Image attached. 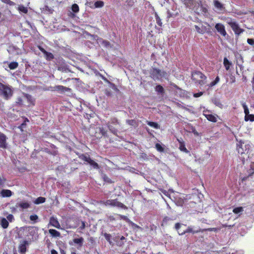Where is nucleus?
<instances>
[{
	"instance_id": "nucleus-1",
	"label": "nucleus",
	"mask_w": 254,
	"mask_h": 254,
	"mask_svg": "<svg viewBox=\"0 0 254 254\" xmlns=\"http://www.w3.org/2000/svg\"><path fill=\"white\" fill-rule=\"evenodd\" d=\"M191 79L196 85H203L207 82V77L200 71H193L191 73Z\"/></svg>"
},
{
	"instance_id": "nucleus-2",
	"label": "nucleus",
	"mask_w": 254,
	"mask_h": 254,
	"mask_svg": "<svg viewBox=\"0 0 254 254\" xmlns=\"http://www.w3.org/2000/svg\"><path fill=\"white\" fill-rule=\"evenodd\" d=\"M176 230H177L178 233L180 235H183V234H185L186 232H191L193 234H194V233L200 232L201 231L200 229H194L193 230L191 227H187L186 225L179 224V223H177V224H176Z\"/></svg>"
},
{
	"instance_id": "nucleus-3",
	"label": "nucleus",
	"mask_w": 254,
	"mask_h": 254,
	"mask_svg": "<svg viewBox=\"0 0 254 254\" xmlns=\"http://www.w3.org/2000/svg\"><path fill=\"white\" fill-rule=\"evenodd\" d=\"M227 23L230 25L236 36L240 35L242 33H243L244 31H245V29L241 28L239 24H238L237 22H236L235 20H228L227 21Z\"/></svg>"
},
{
	"instance_id": "nucleus-4",
	"label": "nucleus",
	"mask_w": 254,
	"mask_h": 254,
	"mask_svg": "<svg viewBox=\"0 0 254 254\" xmlns=\"http://www.w3.org/2000/svg\"><path fill=\"white\" fill-rule=\"evenodd\" d=\"M0 95L7 99L12 96V90L9 86L0 83Z\"/></svg>"
},
{
	"instance_id": "nucleus-5",
	"label": "nucleus",
	"mask_w": 254,
	"mask_h": 254,
	"mask_svg": "<svg viewBox=\"0 0 254 254\" xmlns=\"http://www.w3.org/2000/svg\"><path fill=\"white\" fill-rule=\"evenodd\" d=\"M206 25H202L200 27H198L197 25H195L194 28L197 32L199 34H204V33L211 32V26L208 23H205Z\"/></svg>"
},
{
	"instance_id": "nucleus-6",
	"label": "nucleus",
	"mask_w": 254,
	"mask_h": 254,
	"mask_svg": "<svg viewBox=\"0 0 254 254\" xmlns=\"http://www.w3.org/2000/svg\"><path fill=\"white\" fill-rule=\"evenodd\" d=\"M151 75L154 79H161L163 77L166 78L167 74L161 70L154 68L151 71Z\"/></svg>"
},
{
	"instance_id": "nucleus-7",
	"label": "nucleus",
	"mask_w": 254,
	"mask_h": 254,
	"mask_svg": "<svg viewBox=\"0 0 254 254\" xmlns=\"http://www.w3.org/2000/svg\"><path fill=\"white\" fill-rule=\"evenodd\" d=\"M103 204L106 206H116L120 208L126 209L127 207L121 202L117 201L116 199L107 200L103 202Z\"/></svg>"
},
{
	"instance_id": "nucleus-8",
	"label": "nucleus",
	"mask_w": 254,
	"mask_h": 254,
	"mask_svg": "<svg viewBox=\"0 0 254 254\" xmlns=\"http://www.w3.org/2000/svg\"><path fill=\"white\" fill-rule=\"evenodd\" d=\"M189 94L190 93L188 92V91H185V90L181 89V88H179V87L176 85V95L179 96L180 97L188 98L190 97Z\"/></svg>"
},
{
	"instance_id": "nucleus-9",
	"label": "nucleus",
	"mask_w": 254,
	"mask_h": 254,
	"mask_svg": "<svg viewBox=\"0 0 254 254\" xmlns=\"http://www.w3.org/2000/svg\"><path fill=\"white\" fill-rule=\"evenodd\" d=\"M215 27L217 32L221 35L223 36V37H225V36L227 35V32L225 30V26H224L223 24L217 23V24H215Z\"/></svg>"
},
{
	"instance_id": "nucleus-10",
	"label": "nucleus",
	"mask_w": 254,
	"mask_h": 254,
	"mask_svg": "<svg viewBox=\"0 0 254 254\" xmlns=\"http://www.w3.org/2000/svg\"><path fill=\"white\" fill-rule=\"evenodd\" d=\"M176 105L178 108V112L179 115L181 116V117L185 116V112L186 111H190V109H188L187 107H185L184 106H182L180 103H176Z\"/></svg>"
},
{
	"instance_id": "nucleus-11",
	"label": "nucleus",
	"mask_w": 254,
	"mask_h": 254,
	"mask_svg": "<svg viewBox=\"0 0 254 254\" xmlns=\"http://www.w3.org/2000/svg\"><path fill=\"white\" fill-rule=\"evenodd\" d=\"M186 6L190 9H194L195 5L197 4L196 0H181Z\"/></svg>"
},
{
	"instance_id": "nucleus-12",
	"label": "nucleus",
	"mask_w": 254,
	"mask_h": 254,
	"mask_svg": "<svg viewBox=\"0 0 254 254\" xmlns=\"http://www.w3.org/2000/svg\"><path fill=\"white\" fill-rule=\"evenodd\" d=\"M31 241H23L21 242L19 247V251L22 254H24L26 252V246L30 245Z\"/></svg>"
},
{
	"instance_id": "nucleus-13",
	"label": "nucleus",
	"mask_w": 254,
	"mask_h": 254,
	"mask_svg": "<svg viewBox=\"0 0 254 254\" xmlns=\"http://www.w3.org/2000/svg\"><path fill=\"white\" fill-rule=\"evenodd\" d=\"M187 200L184 195H180V196H176V205L177 206H183V204Z\"/></svg>"
},
{
	"instance_id": "nucleus-14",
	"label": "nucleus",
	"mask_w": 254,
	"mask_h": 254,
	"mask_svg": "<svg viewBox=\"0 0 254 254\" xmlns=\"http://www.w3.org/2000/svg\"><path fill=\"white\" fill-rule=\"evenodd\" d=\"M179 142V149L182 152H185L186 153H189V150L186 147L185 143L183 139H177Z\"/></svg>"
},
{
	"instance_id": "nucleus-15",
	"label": "nucleus",
	"mask_w": 254,
	"mask_h": 254,
	"mask_svg": "<svg viewBox=\"0 0 254 254\" xmlns=\"http://www.w3.org/2000/svg\"><path fill=\"white\" fill-rule=\"evenodd\" d=\"M83 159L85 161L87 162L90 165L92 166L94 169H99L98 164L97 163H96L94 160H92L90 157L84 156Z\"/></svg>"
},
{
	"instance_id": "nucleus-16",
	"label": "nucleus",
	"mask_w": 254,
	"mask_h": 254,
	"mask_svg": "<svg viewBox=\"0 0 254 254\" xmlns=\"http://www.w3.org/2000/svg\"><path fill=\"white\" fill-rule=\"evenodd\" d=\"M203 115L210 122H216L217 121L218 116L216 114L203 113Z\"/></svg>"
},
{
	"instance_id": "nucleus-17",
	"label": "nucleus",
	"mask_w": 254,
	"mask_h": 254,
	"mask_svg": "<svg viewBox=\"0 0 254 254\" xmlns=\"http://www.w3.org/2000/svg\"><path fill=\"white\" fill-rule=\"evenodd\" d=\"M50 224L53 227L61 229V225L58 221L57 219L54 217H52L50 220Z\"/></svg>"
},
{
	"instance_id": "nucleus-18",
	"label": "nucleus",
	"mask_w": 254,
	"mask_h": 254,
	"mask_svg": "<svg viewBox=\"0 0 254 254\" xmlns=\"http://www.w3.org/2000/svg\"><path fill=\"white\" fill-rule=\"evenodd\" d=\"M213 3L216 9L218 10L219 11H224L225 9V7L223 3H221V2L219 1L218 0H214L213 1Z\"/></svg>"
},
{
	"instance_id": "nucleus-19",
	"label": "nucleus",
	"mask_w": 254,
	"mask_h": 254,
	"mask_svg": "<svg viewBox=\"0 0 254 254\" xmlns=\"http://www.w3.org/2000/svg\"><path fill=\"white\" fill-rule=\"evenodd\" d=\"M6 136L2 134L0 135V147L6 148Z\"/></svg>"
},
{
	"instance_id": "nucleus-20",
	"label": "nucleus",
	"mask_w": 254,
	"mask_h": 254,
	"mask_svg": "<svg viewBox=\"0 0 254 254\" xmlns=\"http://www.w3.org/2000/svg\"><path fill=\"white\" fill-rule=\"evenodd\" d=\"M232 64V62L229 61L227 58H224L223 59V65L226 70H229L230 66Z\"/></svg>"
},
{
	"instance_id": "nucleus-21",
	"label": "nucleus",
	"mask_w": 254,
	"mask_h": 254,
	"mask_svg": "<svg viewBox=\"0 0 254 254\" xmlns=\"http://www.w3.org/2000/svg\"><path fill=\"white\" fill-rule=\"evenodd\" d=\"M1 194L3 197H10L12 195V192L9 190H3L1 191Z\"/></svg>"
},
{
	"instance_id": "nucleus-22",
	"label": "nucleus",
	"mask_w": 254,
	"mask_h": 254,
	"mask_svg": "<svg viewBox=\"0 0 254 254\" xmlns=\"http://www.w3.org/2000/svg\"><path fill=\"white\" fill-rule=\"evenodd\" d=\"M17 207H20L22 209L28 208L30 206V204L27 202H20L16 204Z\"/></svg>"
},
{
	"instance_id": "nucleus-23",
	"label": "nucleus",
	"mask_w": 254,
	"mask_h": 254,
	"mask_svg": "<svg viewBox=\"0 0 254 254\" xmlns=\"http://www.w3.org/2000/svg\"><path fill=\"white\" fill-rule=\"evenodd\" d=\"M49 233L53 237H59L61 236L60 233L55 229H50Z\"/></svg>"
},
{
	"instance_id": "nucleus-24",
	"label": "nucleus",
	"mask_w": 254,
	"mask_h": 254,
	"mask_svg": "<svg viewBox=\"0 0 254 254\" xmlns=\"http://www.w3.org/2000/svg\"><path fill=\"white\" fill-rule=\"evenodd\" d=\"M46 198L43 197H39L34 201V203L36 204H39L40 203H42L45 202Z\"/></svg>"
},
{
	"instance_id": "nucleus-25",
	"label": "nucleus",
	"mask_w": 254,
	"mask_h": 254,
	"mask_svg": "<svg viewBox=\"0 0 254 254\" xmlns=\"http://www.w3.org/2000/svg\"><path fill=\"white\" fill-rule=\"evenodd\" d=\"M83 241H84V240L82 238H76V239H73V242L75 244L78 245L79 246H81L82 245Z\"/></svg>"
},
{
	"instance_id": "nucleus-26",
	"label": "nucleus",
	"mask_w": 254,
	"mask_h": 254,
	"mask_svg": "<svg viewBox=\"0 0 254 254\" xmlns=\"http://www.w3.org/2000/svg\"><path fill=\"white\" fill-rule=\"evenodd\" d=\"M147 123L148 125H149V126H150L154 128L157 129V128H159L160 127L158 124L155 123V122L147 121Z\"/></svg>"
},
{
	"instance_id": "nucleus-27",
	"label": "nucleus",
	"mask_w": 254,
	"mask_h": 254,
	"mask_svg": "<svg viewBox=\"0 0 254 254\" xmlns=\"http://www.w3.org/2000/svg\"><path fill=\"white\" fill-rule=\"evenodd\" d=\"M1 225L3 228L5 229L8 226V222L5 218H3L1 220Z\"/></svg>"
},
{
	"instance_id": "nucleus-28",
	"label": "nucleus",
	"mask_w": 254,
	"mask_h": 254,
	"mask_svg": "<svg viewBox=\"0 0 254 254\" xmlns=\"http://www.w3.org/2000/svg\"><path fill=\"white\" fill-rule=\"evenodd\" d=\"M56 88L58 90H61L63 92L68 91H69L70 89L69 88L64 87L62 85H59L56 87Z\"/></svg>"
},
{
	"instance_id": "nucleus-29",
	"label": "nucleus",
	"mask_w": 254,
	"mask_h": 254,
	"mask_svg": "<svg viewBox=\"0 0 254 254\" xmlns=\"http://www.w3.org/2000/svg\"><path fill=\"white\" fill-rule=\"evenodd\" d=\"M244 211L243 206H238V207L234 208L233 209V212L235 213V214H238V213L241 212V211Z\"/></svg>"
},
{
	"instance_id": "nucleus-30",
	"label": "nucleus",
	"mask_w": 254,
	"mask_h": 254,
	"mask_svg": "<svg viewBox=\"0 0 254 254\" xmlns=\"http://www.w3.org/2000/svg\"><path fill=\"white\" fill-rule=\"evenodd\" d=\"M99 43H100L102 45L106 47H109L110 43L107 41L103 40L102 39H99L98 41Z\"/></svg>"
},
{
	"instance_id": "nucleus-31",
	"label": "nucleus",
	"mask_w": 254,
	"mask_h": 254,
	"mask_svg": "<svg viewBox=\"0 0 254 254\" xmlns=\"http://www.w3.org/2000/svg\"><path fill=\"white\" fill-rule=\"evenodd\" d=\"M220 80V78L219 76H217L216 77H215L214 80L213 81L210 83L209 86V87H213V86H214L217 84V83L219 82Z\"/></svg>"
},
{
	"instance_id": "nucleus-32",
	"label": "nucleus",
	"mask_w": 254,
	"mask_h": 254,
	"mask_svg": "<svg viewBox=\"0 0 254 254\" xmlns=\"http://www.w3.org/2000/svg\"><path fill=\"white\" fill-rule=\"evenodd\" d=\"M104 2L102 1H97L94 3V6L95 8L102 7L104 6Z\"/></svg>"
},
{
	"instance_id": "nucleus-33",
	"label": "nucleus",
	"mask_w": 254,
	"mask_h": 254,
	"mask_svg": "<svg viewBox=\"0 0 254 254\" xmlns=\"http://www.w3.org/2000/svg\"><path fill=\"white\" fill-rule=\"evenodd\" d=\"M245 120L249 121L250 120L251 122H254V114H248L247 116H245Z\"/></svg>"
},
{
	"instance_id": "nucleus-34",
	"label": "nucleus",
	"mask_w": 254,
	"mask_h": 254,
	"mask_svg": "<svg viewBox=\"0 0 254 254\" xmlns=\"http://www.w3.org/2000/svg\"><path fill=\"white\" fill-rule=\"evenodd\" d=\"M45 58L48 60H51L54 58V56L53 54L51 53H49L46 52V53L45 54Z\"/></svg>"
},
{
	"instance_id": "nucleus-35",
	"label": "nucleus",
	"mask_w": 254,
	"mask_h": 254,
	"mask_svg": "<svg viewBox=\"0 0 254 254\" xmlns=\"http://www.w3.org/2000/svg\"><path fill=\"white\" fill-rule=\"evenodd\" d=\"M72 10L75 13H77L79 11V7L77 4H73L71 7Z\"/></svg>"
},
{
	"instance_id": "nucleus-36",
	"label": "nucleus",
	"mask_w": 254,
	"mask_h": 254,
	"mask_svg": "<svg viewBox=\"0 0 254 254\" xmlns=\"http://www.w3.org/2000/svg\"><path fill=\"white\" fill-rule=\"evenodd\" d=\"M18 66V64L16 62H12L9 64V67L11 69H14L16 68Z\"/></svg>"
},
{
	"instance_id": "nucleus-37",
	"label": "nucleus",
	"mask_w": 254,
	"mask_h": 254,
	"mask_svg": "<svg viewBox=\"0 0 254 254\" xmlns=\"http://www.w3.org/2000/svg\"><path fill=\"white\" fill-rule=\"evenodd\" d=\"M156 149L159 151V152H163L164 150V148L163 147L159 144L157 143L155 145Z\"/></svg>"
},
{
	"instance_id": "nucleus-38",
	"label": "nucleus",
	"mask_w": 254,
	"mask_h": 254,
	"mask_svg": "<svg viewBox=\"0 0 254 254\" xmlns=\"http://www.w3.org/2000/svg\"><path fill=\"white\" fill-rule=\"evenodd\" d=\"M243 107L244 108V112L245 113V116H248V114H249L250 113L248 106L246 104H243Z\"/></svg>"
},
{
	"instance_id": "nucleus-39",
	"label": "nucleus",
	"mask_w": 254,
	"mask_h": 254,
	"mask_svg": "<svg viewBox=\"0 0 254 254\" xmlns=\"http://www.w3.org/2000/svg\"><path fill=\"white\" fill-rule=\"evenodd\" d=\"M155 90L158 92L162 93L163 91V88L161 85H157L155 88Z\"/></svg>"
},
{
	"instance_id": "nucleus-40",
	"label": "nucleus",
	"mask_w": 254,
	"mask_h": 254,
	"mask_svg": "<svg viewBox=\"0 0 254 254\" xmlns=\"http://www.w3.org/2000/svg\"><path fill=\"white\" fill-rule=\"evenodd\" d=\"M19 10L20 11L23 12V13H27V8L23 6H20L19 7Z\"/></svg>"
},
{
	"instance_id": "nucleus-41",
	"label": "nucleus",
	"mask_w": 254,
	"mask_h": 254,
	"mask_svg": "<svg viewBox=\"0 0 254 254\" xmlns=\"http://www.w3.org/2000/svg\"><path fill=\"white\" fill-rule=\"evenodd\" d=\"M104 236L105 239L110 243V244H112V242L111 241V235L110 234L105 233L104 234Z\"/></svg>"
},
{
	"instance_id": "nucleus-42",
	"label": "nucleus",
	"mask_w": 254,
	"mask_h": 254,
	"mask_svg": "<svg viewBox=\"0 0 254 254\" xmlns=\"http://www.w3.org/2000/svg\"><path fill=\"white\" fill-rule=\"evenodd\" d=\"M247 43L251 46H254V38H248Z\"/></svg>"
},
{
	"instance_id": "nucleus-43",
	"label": "nucleus",
	"mask_w": 254,
	"mask_h": 254,
	"mask_svg": "<svg viewBox=\"0 0 254 254\" xmlns=\"http://www.w3.org/2000/svg\"><path fill=\"white\" fill-rule=\"evenodd\" d=\"M230 81L231 83H234L236 81L235 77L232 74H230Z\"/></svg>"
},
{
	"instance_id": "nucleus-44",
	"label": "nucleus",
	"mask_w": 254,
	"mask_h": 254,
	"mask_svg": "<svg viewBox=\"0 0 254 254\" xmlns=\"http://www.w3.org/2000/svg\"><path fill=\"white\" fill-rule=\"evenodd\" d=\"M156 21H157V24L161 26H162V22H161V19L159 17V16L156 14Z\"/></svg>"
},
{
	"instance_id": "nucleus-45",
	"label": "nucleus",
	"mask_w": 254,
	"mask_h": 254,
	"mask_svg": "<svg viewBox=\"0 0 254 254\" xmlns=\"http://www.w3.org/2000/svg\"><path fill=\"white\" fill-rule=\"evenodd\" d=\"M38 218V217L37 215H31L30 217V219L31 221H35V220H37Z\"/></svg>"
},
{
	"instance_id": "nucleus-46",
	"label": "nucleus",
	"mask_w": 254,
	"mask_h": 254,
	"mask_svg": "<svg viewBox=\"0 0 254 254\" xmlns=\"http://www.w3.org/2000/svg\"><path fill=\"white\" fill-rule=\"evenodd\" d=\"M203 92H202V91H200L198 93H194L193 94V96H194V97H199V96H201V95H203Z\"/></svg>"
},
{
	"instance_id": "nucleus-47",
	"label": "nucleus",
	"mask_w": 254,
	"mask_h": 254,
	"mask_svg": "<svg viewBox=\"0 0 254 254\" xmlns=\"http://www.w3.org/2000/svg\"><path fill=\"white\" fill-rule=\"evenodd\" d=\"M127 4L130 6H132L134 3L133 0H127Z\"/></svg>"
},
{
	"instance_id": "nucleus-48",
	"label": "nucleus",
	"mask_w": 254,
	"mask_h": 254,
	"mask_svg": "<svg viewBox=\"0 0 254 254\" xmlns=\"http://www.w3.org/2000/svg\"><path fill=\"white\" fill-rule=\"evenodd\" d=\"M127 123L128 124L132 125V126H134L135 124V122L133 120H128V121H127Z\"/></svg>"
},
{
	"instance_id": "nucleus-49",
	"label": "nucleus",
	"mask_w": 254,
	"mask_h": 254,
	"mask_svg": "<svg viewBox=\"0 0 254 254\" xmlns=\"http://www.w3.org/2000/svg\"><path fill=\"white\" fill-rule=\"evenodd\" d=\"M237 150H238V152H239V153H241V154L244 153L243 149V148H242L241 147H240V146H239V147H237Z\"/></svg>"
},
{
	"instance_id": "nucleus-50",
	"label": "nucleus",
	"mask_w": 254,
	"mask_h": 254,
	"mask_svg": "<svg viewBox=\"0 0 254 254\" xmlns=\"http://www.w3.org/2000/svg\"><path fill=\"white\" fill-rule=\"evenodd\" d=\"M25 97L30 102H32V99L31 98V97L30 96V95H26L25 96Z\"/></svg>"
},
{
	"instance_id": "nucleus-51",
	"label": "nucleus",
	"mask_w": 254,
	"mask_h": 254,
	"mask_svg": "<svg viewBox=\"0 0 254 254\" xmlns=\"http://www.w3.org/2000/svg\"><path fill=\"white\" fill-rule=\"evenodd\" d=\"M7 218L9 221H11L13 219V216L12 215L9 214L7 216Z\"/></svg>"
},
{
	"instance_id": "nucleus-52",
	"label": "nucleus",
	"mask_w": 254,
	"mask_h": 254,
	"mask_svg": "<svg viewBox=\"0 0 254 254\" xmlns=\"http://www.w3.org/2000/svg\"><path fill=\"white\" fill-rule=\"evenodd\" d=\"M85 227V222H82V225L80 227V228L81 229V230H83V229H84Z\"/></svg>"
},
{
	"instance_id": "nucleus-53",
	"label": "nucleus",
	"mask_w": 254,
	"mask_h": 254,
	"mask_svg": "<svg viewBox=\"0 0 254 254\" xmlns=\"http://www.w3.org/2000/svg\"><path fill=\"white\" fill-rule=\"evenodd\" d=\"M169 219L168 218H165L164 219L163 221V222H162V225H164L166 224V222H167V220H169Z\"/></svg>"
},
{
	"instance_id": "nucleus-54",
	"label": "nucleus",
	"mask_w": 254,
	"mask_h": 254,
	"mask_svg": "<svg viewBox=\"0 0 254 254\" xmlns=\"http://www.w3.org/2000/svg\"><path fill=\"white\" fill-rule=\"evenodd\" d=\"M39 50H40L41 52H42L44 54H45L46 53V52H47V51H46L44 49V48H43L42 47H40V46H39Z\"/></svg>"
},
{
	"instance_id": "nucleus-55",
	"label": "nucleus",
	"mask_w": 254,
	"mask_h": 254,
	"mask_svg": "<svg viewBox=\"0 0 254 254\" xmlns=\"http://www.w3.org/2000/svg\"><path fill=\"white\" fill-rule=\"evenodd\" d=\"M5 182V180L0 177V185H1L2 184L4 183Z\"/></svg>"
},
{
	"instance_id": "nucleus-56",
	"label": "nucleus",
	"mask_w": 254,
	"mask_h": 254,
	"mask_svg": "<svg viewBox=\"0 0 254 254\" xmlns=\"http://www.w3.org/2000/svg\"><path fill=\"white\" fill-rule=\"evenodd\" d=\"M51 254H58V253L56 251H55L54 250H52L51 251Z\"/></svg>"
},
{
	"instance_id": "nucleus-57",
	"label": "nucleus",
	"mask_w": 254,
	"mask_h": 254,
	"mask_svg": "<svg viewBox=\"0 0 254 254\" xmlns=\"http://www.w3.org/2000/svg\"><path fill=\"white\" fill-rule=\"evenodd\" d=\"M207 11H208V9H207V8H205V7L202 8V11H203V12H207Z\"/></svg>"
},
{
	"instance_id": "nucleus-58",
	"label": "nucleus",
	"mask_w": 254,
	"mask_h": 254,
	"mask_svg": "<svg viewBox=\"0 0 254 254\" xmlns=\"http://www.w3.org/2000/svg\"><path fill=\"white\" fill-rule=\"evenodd\" d=\"M100 130H101V133H102V134L103 135H105V132L103 130V129H100Z\"/></svg>"
},
{
	"instance_id": "nucleus-59",
	"label": "nucleus",
	"mask_w": 254,
	"mask_h": 254,
	"mask_svg": "<svg viewBox=\"0 0 254 254\" xmlns=\"http://www.w3.org/2000/svg\"><path fill=\"white\" fill-rule=\"evenodd\" d=\"M108 127H109L110 130H112V127H111V126L110 125H108Z\"/></svg>"
},
{
	"instance_id": "nucleus-60",
	"label": "nucleus",
	"mask_w": 254,
	"mask_h": 254,
	"mask_svg": "<svg viewBox=\"0 0 254 254\" xmlns=\"http://www.w3.org/2000/svg\"><path fill=\"white\" fill-rule=\"evenodd\" d=\"M125 239V237H124V236H122V237H121V240H124Z\"/></svg>"
},
{
	"instance_id": "nucleus-61",
	"label": "nucleus",
	"mask_w": 254,
	"mask_h": 254,
	"mask_svg": "<svg viewBox=\"0 0 254 254\" xmlns=\"http://www.w3.org/2000/svg\"><path fill=\"white\" fill-rule=\"evenodd\" d=\"M21 102V99H18V103H20Z\"/></svg>"
},
{
	"instance_id": "nucleus-62",
	"label": "nucleus",
	"mask_w": 254,
	"mask_h": 254,
	"mask_svg": "<svg viewBox=\"0 0 254 254\" xmlns=\"http://www.w3.org/2000/svg\"><path fill=\"white\" fill-rule=\"evenodd\" d=\"M252 82L254 83V77L253 78Z\"/></svg>"
},
{
	"instance_id": "nucleus-63",
	"label": "nucleus",
	"mask_w": 254,
	"mask_h": 254,
	"mask_svg": "<svg viewBox=\"0 0 254 254\" xmlns=\"http://www.w3.org/2000/svg\"><path fill=\"white\" fill-rule=\"evenodd\" d=\"M4 2H6V0H3Z\"/></svg>"
}]
</instances>
